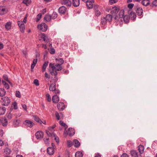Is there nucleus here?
<instances>
[{"label": "nucleus", "instance_id": "obj_45", "mask_svg": "<svg viewBox=\"0 0 157 157\" xmlns=\"http://www.w3.org/2000/svg\"><path fill=\"white\" fill-rule=\"evenodd\" d=\"M19 27L20 28L21 31L22 33H24L25 32V25H24V26L21 25V26H19Z\"/></svg>", "mask_w": 157, "mask_h": 157}, {"label": "nucleus", "instance_id": "obj_44", "mask_svg": "<svg viewBox=\"0 0 157 157\" xmlns=\"http://www.w3.org/2000/svg\"><path fill=\"white\" fill-rule=\"evenodd\" d=\"M107 22L105 17H103L101 18V23L103 24H105Z\"/></svg>", "mask_w": 157, "mask_h": 157}, {"label": "nucleus", "instance_id": "obj_38", "mask_svg": "<svg viewBox=\"0 0 157 157\" xmlns=\"http://www.w3.org/2000/svg\"><path fill=\"white\" fill-rule=\"evenodd\" d=\"M131 18L132 20H134L136 17V15L135 13H134L133 12H132L130 13V14Z\"/></svg>", "mask_w": 157, "mask_h": 157}, {"label": "nucleus", "instance_id": "obj_4", "mask_svg": "<svg viewBox=\"0 0 157 157\" xmlns=\"http://www.w3.org/2000/svg\"><path fill=\"white\" fill-rule=\"evenodd\" d=\"M8 11V9L6 6H0V15H3L6 14Z\"/></svg>", "mask_w": 157, "mask_h": 157}, {"label": "nucleus", "instance_id": "obj_62", "mask_svg": "<svg viewBox=\"0 0 157 157\" xmlns=\"http://www.w3.org/2000/svg\"><path fill=\"white\" fill-rule=\"evenodd\" d=\"M121 157H129V156L126 153H124L122 154Z\"/></svg>", "mask_w": 157, "mask_h": 157}, {"label": "nucleus", "instance_id": "obj_33", "mask_svg": "<svg viewBox=\"0 0 157 157\" xmlns=\"http://www.w3.org/2000/svg\"><path fill=\"white\" fill-rule=\"evenodd\" d=\"M144 147L141 145H140L138 147V150L140 153V154H142L144 152Z\"/></svg>", "mask_w": 157, "mask_h": 157}, {"label": "nucleus", "instance_id": "obj_36", "mask_svg": "<svg viewBox=\"0 0 157 157\" xmlns=\"http://www.w3.org/2000/svg\"><path fill=\"white\" fill-rule=\"evenodd\" d=\"M57 16L58 15L57 13L55 12H54L52 15H51V18L53 19H55L57 17Z\"/></svg>", "mask_w": 157, "mask_h": 157}, {"label": "nucleus", "instance_id": "obj_30", "mask_svg": "<svg viewBox=\"0 0 157 157\" xmlns=\"http://www.w3.org/2000/svg\"><path fill=\"white\" fill-rule=\"evenodd\" d=\"M55 69L58 71H59L62 69V67L60 64H56L55 65Z\"/></svg>", "mask_w": 157, "mask_h": 157}, {"label": "nucleus", "instance_id": "obj_57", "mask_svg": "<svg viewBox=\"0 0 157 157\" xmlns=\"http://www.w3.org/2000/svg\"><path fill=\"white\" fill-rule=\"evenodd\" d=\"M50 52L51 54H54L55 52V50L53 48H51Z\"/></svg>", "mask_w": 157, "mask_h": 157}, {"label": "nucleus", "instance_id": "obj_13", "mask_svg": "<svg viewBox=\"0 0 157 157\" xmlns=\"http://www.w3.org/2000/svg\"><path fill=\"white\" fill-rule=\"evenodd\" d=\"M136 12L139 16H141L143 13V10L141 7H138L136 9Z\"/></svg>", "mask_w": 157, "mask_h": 157}, {"label": "nucleus", "instance_id": "obj_32", "mask_svg": "<svg viewBox=\"0 0 157 157\" xmlns=\"http://www.w3.org/2000/svg\"><path fill=\"white\" fill-rule=\"evenodd\" d=\"M83 154L82 152L78 151L75 153V157H83Z\"/></svg>", "mask_w": 157, "mask_h": 157}, {"label": "nucleus", "instance_id": "obj_50", "mask_svg": "<svg viewBox=\"0 0 157 157\" xmlns=\"http://www.w3.org/2000/svg\"><path fill=\"white\" fill-rule=\"evenodd\" d=\"M12 105H13V107L14 109H17V103L16 101L14 102L13 103Z\"/></svg>", "mask_w": 157, "mask_h": 157}, {"label": "nucleus", "instance_id": "obj_25", "mask_svg": "<svg viewBox=\"0 0 157 157\" xmlns=\"http://www.w3.org/2000/svg\"><path fill=\"white\" fill-rule=\"evenodd\" d=\"M105 17L107 21L110 22L112 20L113 17L110 14H108Z\"/></svg>", "mask_w": 157, "mask_h": 157}, {"label": "nucleus", "instance_id": "obj_58", "mask_svg": "<svg viewBox=\"0 0 157 157\" xmlns=\"http://www.w3.org/2000/svg\"><path fill=\"white\" fill-rule=\"evenodd\" d=\"M98 7H99V6L98 5H94L93 7L94 8V9L95 11L96 10H98Z\"/></svg>", "mask_w": 157, "mask_h": 157}, {"label": "nucleus", "instance_id": "obj_11", "mask_svg": "<svg viewBox=\"0 0 157 157\" xmlns=\"http://www.w3.org/2000/svg\"><path fill=\"white\" fill-rule=\"evenodd\" d=\"M61 3L62 5H65L68 6H71V2L70 0H62Z\"/></svg>", "mask_w": 157, "mask_h": 157}, {"label": "nucleus", "instance_id": "obj_23", "mask_svg": "<svg viewBox=\"0 0 157 157\" xmlns=\"http://www.w3.org/2000/svg\"><path fill=\"white\" fill-rule=\"evenodd\" d=\"M46 132L47 135L49 136H51L52 137L53 136V135H55V134L54 133L53 131H50L49 130V131L46 130Z\"/></svg>", "mask_w": 157, "mask_h": 157}, {"label": "nucleus", "instance_id": "obj_24", "mask_svg": "<svg viewBox=\"0 0 157 157\" xmlns=\"http://www.w3.org/2000/svg\"><path fill=\"white\" fill-rule=\"evenodd\" d=\"M6 111V108L4 107H0V115H3Z\"/></svg>", "mask_w": 157, "mask_h": 157}, {"label": "nucleus", "instance_id": "obj_12", "mask_svg": "<svg viewBox=\"0 0 157 157\" xmlns=\"http://www.w3.org/2000/svg\"><path fill=\"white\" fill-rule=\"evenodd\" d=\"M67 134L69 135L70 136H72L75 134V131L74 129L72 128H69L68 129V131L67 132Z\"/></svg>", "mask_w": 157, "mask_h": 157}, {"label": "nucleus", "instance_id": "obj_2", "mask_svg": "<svg viewBox=\"0 0 157 157\" xmlns=\"http://www.w3.org/2000/svg\"><path fill=\"white\" fill-rule=\"evenodd\" d=\"M2 105L5 106H8L10 103V99L7 97H4L2 98Z\"/></svg>", "mask_w": 157, "mask_h": 157}, {"label": "nucleus", "instance_id": "obj_61", "mask_svg": "<svg viewBox=\"0 0 157 157\" xmlns=\"http://www.w3.org/2000/svg\"><path fill=\"white\" fill-rule=\"evenodd\" d=\"M134 5L133 4L130 3L128 4V7L129 9H132L133 8Z\"/></svg>", "mask_w": 157, "mask_h": 157}, {"label": "nucleus", "instance_id": "obj_55", "mask_svg": "<svg viewBox=\"0 0 157 157\" xmlns=\"http://www.w3.org/2000/svg\"><path fill=\"white\" fill-rule=\"evenodd\" d=\"M3 78L5 80L8 82H9L10 83V82H9V80H8V77L7 75H3Z\"/></svg>", "mask_w": 157, "mask_h": 157}, {"label": "nucleus", "instance_id": "obj_7", "mask_svg": "<svg viewBox=\"0 0 157 157\" xmlns=\"http://www.w3.org/2000/svg\"><path fill=\"white\" fill-rule=\"evenodd\" d=\"M86 2V6L89 9L93 8V3L94 2V0H87Z\"/></svg>", "mask_w": 157, "mask_h": 157}, {"label": "nucleus", "instance_id": "obj_31", "mask_svg": "<svg viewBox=\"0 0 157 157\" xmlns=\"http://www.w3.org/2000/svg\"><path fill=\"white\" fill-rule=\"evenodd\" d=\"M11 23L7 22L5 25V28L7 30H10L11 28Z\"/></svg>", "mask_w": 157, "mask_h": 157}, {"label": "nucleus", "instance_id": "obj_20", "mask_svg": "<svg viewBox=\"0 0 157 157\" xmlns=\"http://www.w3.org/2000/svg\"><path fill=\"white\" fill-rule=\"evenodd\" d=\"M56 89V84L54 83L50 85L49 90L50 91H53Z\"/></svg>", "mask_w": 157, "mask_h": 157}, {"label": "nucleus", "instance_id": "obj_48", "mask_svg": "<svg viewBox=\"0 0 157 157\" xmlns=\"http://www.w3.org/2000/svg\"><path fill=\"white\" fill-rule=\"evenodd\" d=\"M46 97L48 101H51V97L49 94H46Z\"/></svg>", "mask_w": 157, "mask_h": 157}, {"label": "nucleus", "instance_id": "obj_27", "mask_svg": "<svg viewBox=\"0 0 157 157\" xmlns=\"http://www.w3.org/2000/svg\"><path fill=\"white\" fill-rule=\"evenodd\" d=\"M48 61L45 62L44 64H43V66L42 71L43 72H44L45 71L46 68L48 66Z\"/></svg>", "mask_w": 157, "mask_h": 157}, {"label": "nucleus", "instance_id": "obj_42", "mask_svg": "<svg viewBox=\"0 0 157 157\" xmlns=\"http://www.w3.org/2000/svg\"><path fill=\"white\" fill-rule=\"evenodd\" d=\"M4 152L6 154L9 155L11 151L9 148H8L7 147H6L4 149Z\"/></svg>", "mask_w": 157, "mask_h": 157}, {"label": "nucleus", "instance_id": "obj_26", "mask_svg": "<svg viewBox=\"0 0 157 157\" xmlns=\"http://www.w3.org/2000/svg\"><path fill=\"white\" fill-rule=\"evenodd\" d=\"M44 19L48 22L50 21L52 19L51 15L48 14L46 15L44 17Z\"/></svg>", "mask_w": 157, "mask_h": 157}, {"label": "nucleus", "instance_id": "obj_52", "mask_svg": "<svg viewBox=\"0 0 157 157\" xmlns=\"http://www.w3.org/2000/svg\"><path fill=\"white\" fill-rule=\"evenodd\" d=\"M55 63H50L49 65V67L51 68L52 69H55Z\"/></svg>", "mask_w": 157, "mask_h": 157}, {"label": "nucleus", "instance_id": "obj_29", "mask_svg": "<svg viewBox=\"0 0 157 157\" xmlns=\"http://www.w3.org/2000/svg\"><path fill=\"white\" fill-rule=\"evenodd\" d=\"M20 123V121L19 120H16L14 121L13 124L14 127H17L19 126Z\"/></svg>", "mask_w": 157, "mask_h": 157}, {"label": "nucleus", "instance_id": "obj_19", "mask_svg": "<svg viewBox=\"0 0 157 157\" xmlns=\"http://www.w3.org/2000/svg\"><path fill=\"white\" fill-rule=\"evenodd\" d=\"M130 153L131 156L133 157H138V152L135 150L131 151Z\"/></svg>", "mask_w": 157, "mask_h": 157}, {"label": "nucleus", "instance_id": "obj_5", "mask_svg": "<svg viewBox=\"0 0 157 157\" xmlns=\"http://www.w3.org/2000/svg\"><path fill=\"white\" fill-rule=\"evenodd\" d=\"M43 132L40 131H38L35 133L36 137L38 140L41 139L43 138Z\"/></svg>", "mask_w": 157, "mask_h": 157}, {"label": "nucleus", "instance_id": "obj_54", "mask_svg": "<svg viewBox=\"0 0 157 157\" xmlns=\"http://www.w3.org/2000/svg\"><path fill=\"white\" fill-rule=\"evenodd\" d=\"M41 16H42V15L41 13H39L37 15V17H36V21H38L40 20V18H41Z\"/></svg>", "mask_w": 157, "mask_h": 157}, {"label": "nucleus", "instance_id": "obj_40", "mask_svg": "<svg viewBox=\"0 0 157 157\" xmlns=\"http://www.w3.org/2000/svg\"><path fill=\"white\" fill-rule=\"evenodd\" d=\"M43 140L45 144L48 145L50 144L49 138H47V137L45 138Z\"/></svg>", "mask_w": 157, "mask_h": 157}, {"label": "nucleus", "instance_id": "obj_16", "mask_svg": "<svg viewBox=\"0 0 157 157\" xmlns=\"http://www.w3.org/2000/svg\"><path fill=\"white\" fill-rule=\"evenodd\" d=\"M52 100L53 102L57 103L59 100V98L57 95H56L52 97Z\"/></svg>", "mask_w": 157, "mask_h": 157}, {"label": "nucleus", "instance_id": "obj_28", "mask_svg": "<svg viewBox=\"0 0 157 157\" xmlns=\"http://www.w3.org/2000/svg\"><path fill=\"white\" fill-rule=\"evenodd\" d=\"M6 94V91L3 88L0 89V96L3 97Z\"/></svg>", "mask_w": 157, "mask_h": 157}, {"label": "nucleus", "instance_id": "obj_22", "mask_svg": "<svg viewBox=\"0 0 157 157\" xmlns=\"http://www.w3.org/2000/svg\"><path fill=\"white\" fill-rule=\"evenodd\" d=\"M73 144L74 146L76 147H79L80 145V143L77 140H74L73 141Z\"/></svg>", "mask_w": 157, "mask_h": 157}, {"label": "nucleus", "instance_id": "obj_43", "mask_svg": "<svg viewBox=\"0 0 157 157\" xmlns=\"http://www.w3.org/2000/svg\"><path fill=\"white\" fill-rule=\"evenodd\" d=\"M2 83L4 85V86L7 89H8L9 88V85L5 81L2 80Z\"/></svg>", "mask_w": 157, "mask_h": 157}, {"label": "nucleus", "instance_id": "obj_53", "mask_svg": "<svg viewBox=\"0 0 157 157\" xmlns=\"http://www.w3.org/2000/svg\"><path fill=\"white\" fill-rule=\"evenodd\" d=\"M16 96L18 98H20L21 97L20 93L18 91H16Z\"/></svg>", "mask_w": 157, "mask_h": 157}, {"label": "nucleus", "instance_id": "obj_59", "mask_svg": "<svg viewBox=\"0 0 157 157\" xmlns=\"http://www.w3.org/2000/svg\"><path fill=\"white\" fill-rule=\"evenodd\" d=\"M153 6H157V0H154L153 2Z\"/></svg>", "mask_w": 157, "mask_h": 157}, {"label": "nucleus", "instance_id": "obj_47", "mask_svg": "<svg viewBox=\"0 0 157 157\" xmlns=\"http://www.w3.org/2000/svg\"><path fill=\"white\" fill-rule=\"evenodd\" d=\"M52 137H54V139L56 140L57 143L58 144L59 143V138L55 134L54 135H53V136Z\"/></svg>", "mask_w": 157, "mask_h": 157}, {"label": "nucleus", "instance_id": "obj_14", "mask_svg": "<svg viewBox=\"0 0 157 157\" xmlns=\"http://www.w3.org/2000/svg\"><path fill=\"white\" fill-rule=\"evenodd\" d=\"M119 10V9L117 8V7H113L112 8V10L111 11V14H116L118 12Z\"/></svg>", "mask_w": 157, "mask_h": 157}, {"label": "nucleus", "instance_id": "obj_6", "mask_svg": "<svg viewBox=\"0 0 157 157\" xmlns=\"http://www.w3.org/2000/svg\"><path fill=\"white\" fill-rule=\"evenodd\" d=\"M67 8L64 6H61L58 9V12L60 14H65L67 12Z\"/></svg>", "mask_w": 157, "mask_h": 157}, {"label": "nucleus", "instance_id": "obj_64", "mask_svg": "<svg viewBox=\"0 0 157 157\" xmlns=\"http://www.w3.org/2000/svg\"><path fill=\"white\" fill-rule=\"evenodd\" d=\"M53 91H54L55 94H59L60 92L59 90L58 89H56Z\"/></svg>", "mask_w": 157, "mask_h": 157}, {"label": "nucleus", "instance_id": "obj_63", "mask_svg": "<svg viewBox=\"0 0 157 157\" xmlns=\"http://www.w3.org/2000/svg\"><path fill=\"white\" fill-rule=\"evenodd\" d=\"M62 72L64 74H68V73L69 71L68 70H63V71Z\"/></svg>", "mask_w": 157, "mask_h": 157}, {"label": "nucleus", "instance_id": "obj_56", "mask_svg": "<svg viewBox=\"0 0 157 157\" xmlns=\"http://www.w3.org/2000/svg\"><path fill=\"white\" fill-rule=\"evenodd\" d=\"M33 83L36 86H38L39 85L38 80L37 79H35L33 81Z\"/></svg>", "mask_w": 157, "mask_h": 157}, {"label": "nucleus", "instance_id": "obj_3", "mask_svg": "<svg viewBox=\"0 0 157 157\" xmlns=\"http://www.w3.org/2000/svg\"><path fill=\"white\" fill-rule=\"evenodd\" d=\"M37 28L43 32H45L48 29V26L46 24L43 23L40 25H38Z\"/></svg>", "mask_w": 157, "mask_h": 157}, {"label": "nucleus", "instance_id": "obj_60", "mask_svg": "<svg viewBox=\"0 0 157 157\" xmlns=\"http://www.w3.org/2000/svg\"><path fill=\"white\" fill-rule=\"evenodd\" d=\"M56 127V125H53L52 127H49L48 128V130L50 131L52 130L54 131L53 129Z\"/></svg>", "mask_w": 157, "mask_h": 157}, {"label": "nucleus", "instance_id": "obj_34", "mask_svg": "<svg viewBox=\"0 0 157 157\" xmlns=\"http://www.w3.org/2000/svg\"><path fill=\"white\" fill-rule=\"evenodd\" d=\"M33 118L34 120L36 122L42 124V121L40 120L39 117L36 116H34Z\"/></svg>", "mask_w": 157, "mask_h": 157}, {"label": "nucleus", "instance_id": "obj_8", "mask_svg": "<svg viewBox=\"0 0 157 157\" xmlns=\"http://www.w3.org/2000/svg\"><path fill=\"white\" fill-rule=\"evenodd\" d=\"M23 124L28 127L32 128L33 126V123L30 121L26 120L24 122Z\"/></svg>", "mask_w": 157, "mask_h": 157}, {"label": "nucleus", "instance_id": "obj_46", "mask_svg": "<svg viewBox=\"0 0 157 157\" xmlns=\"http://www.w3.org/2000/svg\"><path fill=\"white\" fill-rule=\"evenodd\" d=\"M56 60H57V61L58 60V59H56ZM58 60V61L59 62V63L58 64H60V65H61L62 64H63V63L64 61L63 59H62V58L59 59Z\"/></svg>", "mask_w": 157, "mask_h": 157}, {"label": "nucleus", "instance_id": "obj_41", "mask_svg": "<svg viewBox=\"0 0 157 157\" xmlns=\"http://www.w3.org/2000/svg\"><path fill=\"white\" fill-rule=\"evenodd\" d=\"M31 2V0H23V3L26 4L27 6H28Z\"/></svg>", "mask_w": 157, "mask_h": 157}, {"label": "nucleus", "instance_id": "obj_51", "mask_svg": "<svg viewBox=\"0 0 157 157\" xmlns=\"http://www.w3.org/2000/svg\"><path fill=\"white\" fill-rule=\"evenodd\" d=\"M17 24L19 26H21V25L24 26V23L22 21H17Z\"/></svg>", "mask_w": 157, "mask_h": 157}, {"label": "nucleus", "instance_id": "obj_49", "mask_svg": "<svg viewBox=\"0 0 157 157\" xmlns=\"http://www.w3.org/2000/svg\"><path fill=\"white\" fill-rule=\"evenodd\" d=\"M95 14L96 16H99L101 14L100 12L98 10L95 11Z\"/></svg>", "mask_w": 157, "mask_h": 157}, {"label": "nucleus", "instance_id": "obj_37", "mask_svg": "<svg viewBox=\"0 0 157 157\" xmlns=\"http://www.w3.org/2000/svg\"><path fill=\"white\" fill-rule=\"evenodd\" d=\"M60 124L63 126H64L65 128V130H66V129H67L68 128L67 125L63 121H59Z\"/></svg>", "mask_w": 157, "mask_h": 157}, {"label": "nucleus", "instance_id": "obj_18", "mask_svg": "<svg viewBox=\"0 0 157 157\" xmlns=\"http://www.w3.org/2000/svg\"><path fill=\"white\" fill-rule=\"evenodd\" d=\"M142 4L145 6H147L150 4V0H142Z\"/></svg>", "mask_w": 157, "mask_h": 157}, {"label": "nucleus", "instance_id": "obj_39", "mask_svg": "<svg viewBox=\"0 0 157 157\" xmlns=\"http://www.w3.org/2000/svg\"><path fill=\"white\" fill-rule=\"evenodd\" d=\"M2 124L3 126H6L8 124V121L6 119L3 118L2 119Z\"/></svg>", "mask_w": 157, "mask_h": 157}, {"label": "nucleus", "instance_id": "obj_9", "mask_svg": "<svg viewBox=\"0 0 157 157\" xmlns=\"http://www.w3.org/2000/svg\"><path fill=\"white\" fill-rule=\"evenodd\" d=\"M47 152L49 155H52L54 154L55 151L53 147H49L47 148Z\"/></svg>", "mask_w": 157, "mask_h": 157}, {"label": "nucleus", "instance_id": "obj_1", "mask_svg": "<svg viewBox=\"0 0 157 157\" xmlns=\"http://www.w3.org/2000/svg\"><path fill=\"white\" fill-rule=\"evenodd\" d=\"M124 15V10H121L118 15V16H116L114 17V19L118 21H121L123 20L125 23L128 22L129 20V18L128 15Z\"/></svg>", "mask_w": 157, "mask_h": 157}, {"label": "nucleus", "instance_id": "obj_15", "mask_svg": "<svg viewBox=\"0 0 157 157\" xmlns=\"http://www.w3.org/2000/svg\"><path fill=\"white\" fill-rule=\"evenodd\" d=\"M79 0H73L72 4L73 6L75 7L78 6L79 5Z\"/></svg>", "mask_w": 157, "mask_h": 157}, {"label": "nucleus", "instance_id": "obj_21", "mask_svg": "<svg viewBox=\"0 0 157 157\" xmlns=\"http://www.w3.org/2000/svg\"><path fill=\"white\" fill-rule=\"evenodd\" d=\"M50 73L53 75L56 76L58 74V72L55 69H52L49 70Z\"/></svg>", "mask_w": 157, "mask_h": 157}, {"label": "nucleus", "instance_id": "obj_17", "mask_svg": "<svg viewBox=\"0 0 157 157\" xmlns=\"http://www.w3.org/2000/svg\"><path fill=\"white\" fill-rule=\"evenodd\" d=\"M41 38L43 39V41L46 42H49V39L47 36H46L44 33H42Z\"/></svg>", "mask_w": 157, "mask_h": 157}, {"label": "nucleus", "instance_id": "obj_35", "mask_svg": "<svg viewBox=\"0 0 157 157\" xmlns=\"http://www.w3.org/2000/svg\"><path fill=\"white\" fill-rule=\"evenodd\" d=\"M60 116H62L63 117V114L61 113H60V114L59 113L56 112V119L57 120H59L60 119Z\"/></svg>", "mask_w": 157, "mask_h": 157}, {"label": "nucleus", "instance_id": "obj_10", "mask_svg": "<svg viewBox=\"0 0 157 157\" xmlns=\"http://www.w3.org/2000/svg\"><path fill=\"white\" fill-rule=\"evenodd\" d=\"M58 109L59 110H63L64 109V105L63 102H60L57 105Z\"/></svg>", "mask_w": 157, "mask_h": 157}]
</instances>
